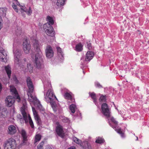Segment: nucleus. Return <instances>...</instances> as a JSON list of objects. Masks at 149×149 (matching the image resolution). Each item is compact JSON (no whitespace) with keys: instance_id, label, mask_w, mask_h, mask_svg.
I'll return each mask as SVG.
<instances>
[{"instance_id":"obj_1","label":"nucleus","mask_w":149,"mask_h":149,"mask_svg":"<svg viewBox=\"0 0 149 149\" xmlns=\"http://www.w3.org/2000/svg\"><path fill=\"white\" fill-rule=\"evenodd\" d=\"M32 42L33 45L36 52L35 60L36 66L38 69H40L43 67V57L40 50L38 40L35 39Z\"/></svg>"},{"instance_id":"obj_2","label":"nucleus","mask_w":149,"mask_h":149,"mask_svg":"<svg viewBox=\"0 0 149 149\" xmlns=\"http://www.w3.org/2000/svg\"><path fill=\"white\" fill-rule=\"evenodd\" d=\"M14 55V63L16 66L20 68L21 70H24L25 68L26 59H22L21 51L20 50L15 48L13 50Z\"/></svg>"},{"instance_id":"obj_3","label":"nucleus","mask_w":149,"mask_h":149,"mask_svg":"<svg viewBox=\"0 0 149 149\" xmlns=\"http://www.w3.org/2000/svg\"><path fill=\"white\" fill-rule=\"evenodd\" d=\"M45 98V100L47 103H50L55 102L57 100V99L54 95L53 91L51 89L48 90Z\"/></svg>"},{"instance_id":"obj_4","label":"nucleus","mask_w":149,"mask_h":149,"mask_svg":"<svg viewBox=\"0 0 149 149\" xmlns=\"http://www.w3.org/2000/svg\"><path fill=\"white\" fill-rule=\"evenodd\" d=\"M26 107V104H24L22 107L21 108V110L22 116L21 114H19L17 115V118L18 119L21 120L22 119V120H23L24 119L26 123H27L28 121L27 115L25 111Z\"/></svg>"},{"instance_id":"obj_5","label":"nucleus","mask_w":149,"mask_h":149,"mask_svg":"<svg viewBox=\"0 0 149 149\" xmlns=\"http://www.w3.org/2000/svg\"><path fill=\"white\" fill-rule=\"evenodd\" d=\"M43 28L46 29L45 32L47 35L52 37L54 36L55 31L51 25H49L48 23H45L44 25Z\"/></svg>"},{"instance_id":"obj_6","label":"nucleus","mask_w":149,"mask_h":149,"mask_svg":"<svg viewBox=\"0 0 149 149\" xmlns=\"http://www.w3.org/2000/svg\"><path fill=\"white\" fill-rule=\"evenodd\" d=\"M16 97L9 95L8 96L5 100L6 105L8 107H11L14 103Z\"/></svg>"},{"instance_id":"obj_7","label":"nucleus","mask_w":149,"mask_h":149,"mask_svg":"<svg viewBox=\"0 0 149 149\" xmlns=\"http://www.w3.org/2000/svg\"><path fill=\"white\" fill-rule=\"evenodd\" d=\"M101 109L102 113L104 116L107 117H109L110 112L107 104L105 103L102 104Z\"/></svg>"},{"instance_id":"obj_8","label":"nucleus","mask_w":149,"mask_h":149,"mask_svg":"<svg viewBox=\"0 0 149 149\" xmlns=\"http://www.w3.org/2000/svg\"><path fill=\"white\" fill-rule=\"evenodd\" d=\"M4 144L15 148L16 146V140L12 138L8 139L4 143Z\"/></svg>"},{"instance_id":"obj_9","label":"nucleus","mask_w":149,"mask_h":149,"mask_svg":"<svg viewBox=\"0 0 149 149\" xmlns=\"http://www.w3.org/2000/svg\"><path fill=\"white\" fill-rule=\"evenodd\" d=\"M45 52L46 56L48 58H51L54 55L53 51L50 45H48L46 47Z\"/></svg>"},{"instance_id":"obj_10","label":"nucleus","mask_w":149,"mask_h":149,"mask_svg":"<svg viewBox=\"0 0 149 149\" xmlns=\"http://www.w3.org/2000/svg\"><path fill=\"white\" fill-rule=\"evenodd\" d=\"M23 49L24 52L28 54L31 49V45L29 43L27 40H25L23 42Z\"/></svg>"},{"instance_id":"obj_11","label":"nucleus","mask_w":149,"mask_h":149,"mask_svg":"<svg viewBox=\"0 0 149 149\" xmlns=\"http://www.w3.org/2000/svg\"><path fill=\"white\" fill-rule=\"evenodd\" d=\"M7 56L6 52L4 49H2L0 50V59L1 61L6 62L7 61Z\"/></svg>"},{"instance_id":"obj_12","label":"nucleus","mask_w":149,"mask_h":149,"mask_svg":"<svg viewBox=\"0 0 149 149\" xmlns=\"http://www.w3.org/2000/svg\"><path fill=\"white\" fill-rule=\"evenodd\" d=\"M26 82L29 88L28 91L33 92L34 86L31 79L29 77H27Z\"/></svg>"},{"instance_id":"obj_13","label":"nucleus","mask_w":149,"mask_h":149,"mask_svg":"<svg viewBox=\"0 0 149 149\" xmlns=\"http://www.w3.org/2000/svg\"><path fill=\"white\" fill-rule=\"evenodd\" d=\"M56 131L59 136L62 138L64 137V133L62 127L60 125H58V126L56 127Z\"/></svg>"},{"instance_id":"obj_14","label":"nucleus","mask_w":149,"mask_h":149,"mask_svg":"<svg viewBox=\"0 0 149 149\" xmlns=\"http://www.w3.org/2000/svg\"><path fill=\"white\" fill-rule=\"evenodd\" d=\"M33 92L28 91L27 93L29 101L31 102H34L37 101V99L35 96H33L31 93Z\"/></svg>"},{"instance_id":"obj_15","label":"nucleus","mask_w":149,"mask_h":149,"mask_svg":"<svg viewBox=\"0 0 149 149\" xmlns=\"http://www.w3.org/2000/svg\"><path fill=\"white\" fill-rule=\"evenodd\" d=\"M10 89L11 92L13 93L14 94V96L13 97H16L17 101L18 102H19L20 100V98L19 96L18 95V94L16 88L14 87H11Z\"/></svg>"},{"instance_id":"obj_16","label":"nucleus","mask_w":149,"mask_h":149,"mask_svg":"<svg viewBox=\"0 0 149 149\" xmlns=\"http://www.w3.org/2000/svg\"><path fill=\"white\" fill-rule=\"evenodd\" d=\"M94 55V53L92 51L88 52L86 55L85 61H90L93 58Z\"/></svg>"},{"instance_id":"obj_17","label":"nucleus","mask_w":149,"mask_h":149,"mask_svg":"<svg viewBox=\"0 0 149 149\" xmlns=\"http://www.w3.org/2000/svg\"><path fill=\"white\" fill-rule=\"evenodd\" d=\"M16 128L14 126L11 125L8 127V134L10 135H13L16 133Z\"/></svg>"},{"instance_id":"obj_18","label":"nucleus","mask_w":149,"mask_h":149,"mask_svg":"<svg viewBox=\"0 0 149 149\" xmlns=\"http://www.w3.org/2000/svg\"><path fill=\"white\" fill-rule=\"evenodd\" d=\"M21 9L22 13L25 12L28 15H30L32 13V11L30 7H29V10H28L26 9V7L25 6H22L21 8Z\"/></svg>"},{"instance_id":"obj_19","label":"nucleus","mask_w":149,"mask_h":149,"mask_svg":"<svg viewBox=\"0 0 149 149\" xmlns=\"http://www.w3.org/2000/svg\"><path fill=\"white\" fill-rule=\"evenodd\" d=\"M21 134L23 137V143L24 145L26 144V142L27 141V137L26 133L25 130H22L21 131Z\"/></svg>"},{"instance_id":"obj_20","label":"nucleus","mask_w":149,"mask_h":149,"mask_svg":"<svg viewBox=\"0 0 149 149\" xmlns=\"http://www.w3.org/2000/svg\"><path fill=\"white\" fill-rule=\"evenodd\" d=\"M82 147L84 149H92L90 144L87 142H83L82 143Z\"/></svg>"},{"instance_id":"obj_21","label":"nucleus","mask_w":149,"mask_h":149,"mask_svg":"<svg viewBox=\"0 0 149 149\" xmlns=\"http://www.w3.org/2000/svg\"><path fill=\"white\" fill-rule=\"evenodd\" d=\"M5 69L9 78H10L11 73V68L9 66L7 65L5 66Z\"/></svg>"},{"instance_id":"obj_22","label":"nucleus","mask_w":149,"mask_h":149,"mask_svg":"<svg viewBox=\"0 0 149 149\" xmlns=\"http://www.w3.org/2000/svg\"><path fill=\"white\" fill-rule=\"evenodd\" d=\"M64 96L66 99L72 101L73 102L74 101V99L72 98L71 95L69 93L66 92L65 93Z\"/></svg>"},{"instance_id":"obj_23","label":"nucleus","mask_w":149,"mask_h":149,"mask_svg":"<svg viewBox=\"0 0 149 149\" xmlns=\"http://www.w3.org/2000/svg\"><path fill=\"white\" fill-rule=\"evenodd\" d=\"M83 49V45L81 43L77 45L76 46L75 50L77 52H81Z\"/></svg>"},{"instance_id":"obj_24","label":"nucleus","mask_w":149,"mask_h":149,"mask_svg":"<svg viewBox=\"0 0 149 149\" xmlns=\"http://www.w3.org/2000/svg\"><path fill=\"white\" fill-rule=\"evenodd\" d=\"M47 19L48 22L46 23H48L49 25H52L54 24V20L52 17L48 16L47 17Z\"/></svg>"},{"instance_id":"obj_25","label":"nucleus","mask_w":149,"mask_h":149,"mask_svg":"<svg viewBox=\"0 0 149 149\" xmlns=\"http://www.w3.org/2000/svg\"><path fill=\"white\" fill-rule=\"evenodd\" d=\"M8 111L6 109H3L2 111L1 116L3 118L6 117L7 116Z\"/></svg>"},{"instance_id":"obj_26","label":"nucleus","mask_w":149,"mask_h":149,"mask_svg":"<svg viewBox=\"0 0 149 149\" xmlns=\"http://www.w3.org/2000/svg\"><path fill=\"white\" fill-rule=\"evenodd\" d=\"M73 140L74 142L76 143L80 144L81 146H82V143H83L81 142V140L76 137H74L73 138Z\"/></svg>"},{"instance_id":"obj_27","label":"nucleus","mask_w":149,"mask_h":149,"mask_svg":"<svg viewBox=\"0 0 149 149\" xmlns=\"http://www.w3.org/2000/svg\"><path fill=\"white\" fill-rule=\"evenodd\" d=\"M76 108V105L74 104H72L70 106V109L71 112L72 113H74L75 111V110Z\"/></svg>"},{"instance_id":"obj_28","label":"nucleus","mask_w":149,"mask_h":149,"mask_svg":"<svg viewBox=\"0 0 149 149\" xmlns=\"http://www.w3.org/2000/svg\"><path fill=\"white\" fill-rule=\"evenodd\" d=\"M89 94L91 98L93 100L94 102L95 103L96 102V94L93 92L92 93H89Z\"/></svg>"},{"instance_id":"obj_29","label":"nucleus","mask_w":149,"mask_h":149,"mask_svg":"<svg viewBox=\"0 0 149 149\" xmlns=\"http://www.w3.org/2000/svg\"><path fill=\"white\" fill-rule=\"evenodd\" d=\"M104 141L103 139L100 137H98L96 138L95 142L97 143L101 144L103 143Z\"/></svg>"},{"instance_id":"obj_30","label":"nucleus","mask_w":149,"mask_h":149,"mask_svg":"<svg viewBox=\"0 0 149 149\" xmlns=\"http://www.w3.org/2000/svg\"><path fill=\"white\" fill-rule=\"evenodd\" d=\"M65 0H58L56 4L58 6H60L64 5Z\"/></svg>"},{"instance_id":"obj_31","label":"nucleus","mask_w":149,"mask_h":149,"mask_svg":"<svg viewBox=\"0 0 149 149\" xmlns=\"http://www.w3.org/2000/svg\"><path fill=\"white\" fill-rule=\"evenodd\" d=\"M50 104L52 107L53 110L56 112L58 110V107L56 106V104L55 102H53L52 103H51Z\"/></svg>"},{"instance_id":"obj_32","label":"nucleus","mask_w":149,"mask_h":149,"mask_svg":"<svg viewBox=\"0 0 149 149\" xmlns=\"http://www.w3.org/2000/svg\"><path fill=\"white\" fill-rule=\"evenodd\" d=\"M56 49H57L58 55L59 56L61 55V58H63V53L61 49L59 47H57Z\"/></svg>"},{"instance_id":"obj_33","label":"nucleus","mask_w":149,"mask_h":149,"mask_svg":"<svg viewBox=\"0 0 149 149\" xmlns=\"http://www.w3.org/2000/svg\"><path fill=\"white\" fill-rule=\"evenodd\" d=\"M28 118L29 120V123L31 126L32 128H33L34 127V125L33 121L29 115H28Z\"/></svg>"},{"instance_id":"obj_34","label":"nucleus","mask_w":149,"mask_h":149,"mask_svg":"<svg viewBox=\"0 0 149 149\" xmlns=\"http://www.w3.org/2000/svg\"><path fill=\"white\" fill-rule=\"evenodd\" d=\"M44 144V141H42L37 146L38 149H43V145Z\"/></svg>"},{"instance_id":"obj_35","label":"nucleus","mask_w":149,"mask_h":149,"mask_svg":"<svg viewBox=\"0 0 149 149\" xmlns=\"http://www.w3.org/2000/svg\"><path fill=\"white\" fill-rule=\"evenodd\" d=\"M41 136L39 134H38L36 135L35 136V142L39 141L41 139Z\"/></svg>"},{"instance_id":"obj_36","label":"nucleus","mask_w":149,"mask_h":149,"mask_svg":"<svg viewBox=\"0 0 149 149\" xmlns=\"http://www.w3.org/2000/svg\"><path fill=\"white\" fill-rule=\"evenodd\" d=\"M0 15L3 16H5L6 15V11L3 8H0Z\"/></svg>"},{"instance_id":"obj_37","label":"nucleus","mask_w":149,"mask_h":149,"mask_svg":"<svg viewBox=\"0 0 149 149\" xmlns=\"http://www.w3.org/2000/svg\"><path fill=\"white\" fill-rule=\"evenodd\" d=\"M116 130V131H117V132L119 134H120L121 135V136L122 137H124V136H123V133L122 132V131L121 130V129L120 128H119V129H115V130Z\"/></svg>"},{"instance_id":"obj_38","label":"nucleus","mask_w":149,"mask_h":149,"mask_svg":"<svg viewBox=\"0 0 149 149\" xmlns=\"http://www.w3.org/2000/svg\"><path fill=\"white\" fill-rule=\"evenodd\" d=\"M35 120H36V123L38 125H40L41 124V121L40 118L38 116L36 117H34Z\"/></svg>"},{"instance_id":"obj_39","label":"nucleus","mask_w":149,"mask_h":149,"mask_svg":"<svg viewBox=\"0 0 149 149\" xmlns=\"http://www.w3.org/2000/svg\"><path fill=\"white\" fill-rule=\"evenodd\" d=\"M62 120L63 122L65 123H69L70 122L69 119L65 117H63Z\"/></svg>"},{"instance_id":"obj_40","label":"nucleus","mask_w":149,"mask_h":149,"mask_svg":"<svg viewBox=\"0 0 149 149\" xmlns=\"http://www.w3.org/2000/svg\"><path fill=\"white\" fill-rule=\"evenodd\" d=\"M4 149H14L15 148H13V147H11L8 145H3Z\"/></svg>"},{"instance_id":"obj_41","label":"nucleus","mask_w":149,"mask_h":149,"mask_svg":"<svg viewBox=\"0 0 149 149\" xmlns=\"http://www.w3.org/2000/svg\"><path fill=\"white\" fill-rule=\"evenodd\" d=\"M106 100V99L105 96H100V101H102V102H104Z\"/></svg>"},{"instance_id":"obj_42","label":"nucleus","mask_w":149,"mask_h":149,"mask_svg":"<svg viewBox=\"0 0 149 149\" xmlns=\"http://www.w3.org/2000/svg\"><path fill=\"white\" fill-rule=\"evenodd\" d=\"M111 121L115 125L118 124V122L116 121L115 119L113 117H112L111 118Z\"/></svg>"},{"instance_id":"obj_43","label":"nucleus","mask_w":149,"mask_h":149,"mask_svg":"<svg viewBox=\"0 0 149 149\" xmlns=\"http://www.w3.org/2000/svg\"><path fill=\"white\" fill-rule=\"evenodd\" d=\"M32 109L34 116L36 117V116H38L37 113L34 108L32 107Z\"/></svg>"},{"instance_id":"obj_44","label":"nucleus","mask_w":149,"mask_h":149,"mask_svg":"<svg viewBox=\"0 0 149 149\" xmlns=\"http://www.w3.org/2000/svg\"><path fill=\"white\" fill-rule=\"evenodd\" d=\"M17 30L16 31V33L17 34V36L21 35L22 33V30H21L20 29L19 30H18V29H17Z\"/></svg>"},{"instance_id":"obj_45","label":"nucleus","mask_w":149,"mask_h":149,"mask_svg":"<svg viewBox=\"0 0 149 149\" xmlns=\"http://www.w3.org/2000/svg\"><path fill=\"white\" fill-rule=\"evenodd\" d=\"M95 85L96 87L99 88H102V86L100 84H99L98 82H96L95 84Z\"/></svg>"},{"instance_id":"obj_46","label":"nucleus","mask_w":149,"mask_h":149,"mask_svg":"<svg viewBox=\"0 0 149 149\" xmlns=\"http://www.w3.org/2000/svg\"><path fill=\"white\" fill-rule=\"evenodd\" d=\"M12 7L15 10V11L17 12L18 10L17 8V6L15 5L14 3H13L12 5Z\"/></svg>"},{"instance_id":"obj_47","label":"nucleus","mask_w":149,"mask_h":149,"mask_svg":"<svg viewBox=\"0 0 149 149\" xmlns=\"http://www.w3.org/2000/svg\"><path fill=\"white\" fill-rule=\"evenodd\" d=\"M87 47L88 49L89 50H91L92 49V47L91 46V44L90 43L87 42Z\"/></svg>"},{"instance_id":"obj_48","label":"nucleus","mask_w":149,"mask_h":149,"mask_svg":"<svg viewBox=\"0 0 149 149\" xmlns=\"http://www.w3.org/2000/svg\"><path fill=\"white\" fill-rule=\"evenodd\" d=\"M37 107L40 110H42V107L41 104L40 103V102H38V104L37 105Z\"/></svg>"},{"instance_id":"obj_49","label":"nucleus","mask_w":149,"mask_h":149,"mask_svg":"<svg viewBox=\"0 0 149 149\" xmlns=\"http://www.w3.org/2000/svg\"><path fill=\"white\" fill-rule=\"evenodd\" d=\"M45 149H52V147L49 145H47L46 146Z\"/></svg>"},{"instance_id":"obj_50","label":"nucleus","mask_w":149,"mask_h":149,"mask_svg":"<svg viewBox=\"0 0 149 149\" xmlns=\"http://www.w3.org/2000/svg\"><path fill=\"white\" fill-rule=\"evenodd\" d=\"M27 67L28 69H32V68L31 67V64H28L27 65Z\"/></svg>"},{"instance_id":"obj_51","label":"nucleus","mask_w":149,"mask_h":149,"mask_svg":"<svg viewBox=\"0 0 149 149\" xmlns=\"http://www.w3.org/2000/svg\"><path fill=\"white\" fill-rule=\"evenodd\" d=\"M68 149H76V148L74 146H72L68 148Z\"/></svg>"},{"instance_id":"obj_52","label":"nucleus","mask_w":149,"mask_h":149,"mask_svg":"<svg viewBox=\"0 0 149 149\" xmlns=\"http://www.w3.org/2000/svg\"><path fill=\"white\" fill-rule=\"evenodd\" d=\"M16 2V3L17 4V5H18L19 6H21L20 5L19 3V2L18 1H17V0H14Z\"/></svg>"},{"instance_id":"obj_53","label":"nucleus","mask_w":149,"mask_h":149,"mask_svg":"<svg viewBox=\"0 0 149 149\" xmlns=\"http://www.w3.org/2000/svg\"><path fill=\"white\" fill-rule=\"evenodd\" d=\"M2 24L1 23H0V30L1 29V28L2 27Z\"/></svg>"},{"instance_id":"obj_54","label":"nucleus","mask_w":149,"mask_h":149,"mask_svg":"<svg viewBox=\"0 0 149 149\" xmlns=\"http://www.w3.org/2000/svg\"><path fill=\"white\" fill-rule=\"evenodd\" d=\"M69 100L68 101V102H73L72 101L70 100Z\"/></svg>"},{"instance_id":"obj_55","label":"nucleus","mask_w":149,"mask_h":149,"mask_svg":"<svg viewBox=\"0 0 149 149\" xmlns=\"http://www.w3.org/2000/svg\"><path fill=\"white\" fill-rule=\"evenodd\" d=\"M83 73H84H84H85L84 72V71H83Z\"/></svg>"},{"instance_id":"obj_56","label":"nucleus","mask_w":149,"mask_h":149,"mask_svg":"<svg viewBox=\"0 0 149 149\" xmlns=\"http://www.w3.org/2000/svg\"><path fill=\"white\" fill-rule=\"evenodd\" d=\"M138 137H137L136 139H137V140H138Z\"/></svg>"}]
</instances>
